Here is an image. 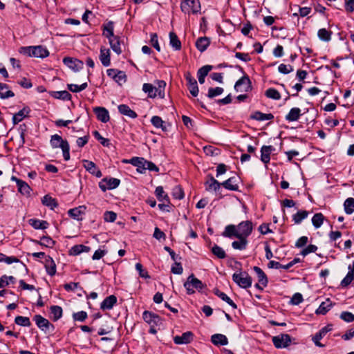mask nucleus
Returning a JSON list of instances; mask_svg holds the SVG:
<instances>
[{
  "label": "nucleus",
  "instance_id": "nucleus-42",
  "mask_svg": "<svg viewBox=\"0 0 354 354\" xmlns=\"http://www.w3.org/2000/svg\"><path fill=\"white\" fill-rule=\"evenodd\" d=\"M152 124L156 128H160L163 131H167V127L165 125V122L159 116H153L151 119Z\"/></svg>",
  "mask_w": 354,
  "mask_h": 354
},
{
  "label": "nucleus",
  "instance_id": "nucleus-25",
  "mask_svg": "<svg viewBox=\"0 0 354 354\" xmlns=\"http://www.w3.org/2000/svg\"><path fill=\"white\" fill-rule=\"evenodd\" d=\"M28 223L35 230H45L48 227L49 224L46 221L31 218Z\"/></svg>",
  "mask_w": 354,
  "mask_h": 354
},
{
  "label": "nucleus",
  "instance_id": "nucleus-29",
  "mask_svg": "<svg viewBox=\"0 0 354 354\" xmlns=\"http://www.w3.org/2000/svg\"><path fill=\"white\" fill-rule=\"evenodd\" d=\"M30 113V109L28 107H24L17 113L14 114L12 117V121L15 124H18L24 118L27 117Z\"/></svg>",
  "mask_w": 354,
  "mask_h": 354
},
{
  "label": "nucleus",
  "instance_id": "nucleus-56",
  "mask_svg": "<svg viewBox=\"0 0 354 354\" xmlns=\"http://www.w3.org/2000/svg\"><path fill=\"white\" fill-rule=\"evenodd\" d=\"M18 190L24 195H29L31 191L30 187L24 181L21 180L17 185Z\"/></svg>",
  "mask_w": 354,
  "mask_h": 354
},
{
  "label": "nucleus",
  "instance_id": "nucleus-10",
  "mask_svg": "<svg viewBox=\"0 0 354 354\" xmlns=\"http://www.w3.org/2000/svg\"><path fill=\"white\" fill-rule=\"evenodd\" d=\"M63 62L68 68H71L75 71H78L81 70L84 66V63L82 61L73 57H64L63 59Z\"/></svg>",
  "mask_w": 354,
  "mask_h": 354
},
{
  "label": "nucleus",
  "instance_id": "nucleus-8",
  "mask_svg": "<svg viewBox=\"0 0 354 354\" xmlns=\"http://www.w3.org/2000/svg\"><path fill=\"white\" fill-rule=\"evenodd\" d=\"M33 319L35 320L37 326L43 331L48 332L50 329L53 330L54 329V326L49 322V321L43 317L39 315H36L34 316Z\"/></svg>",
  "mask_w": 354,
  "mask_h": 354
},
{
  "label": "nucleus",
  "instance_id": "nucleus-7",
  "mask_svg": "<svg viewBox=\"0 0 354 354\" xmlns=\"http://www.w3.org/2000/svg\"><path fill=\"white\" fill-rule=\"evenodd\" d=\"M291 342V337L288 334H281L272 337V343L277 348H286Z\"/></svg>",
  "mask_w": 354,
  "mask_h": 354
},
{
  "label": "nucleus",
  "instance_id": "nucleus-2",
  "mask_svg": "<svg viewBox=\"0 0 354 354\" xmlns=\"http://www.w3.org/2000/svg\"><path fill=\"white\" fill-rule=\"evenodd\" d=\"M19 52L24 55L37 58H45L49 55L48 50L43 46L21 47Z\"/></svg>",
  "mask_w": 354,
  "mask_h": 354
},
{
  "label": "nucleus",
  "instance_id": "nucleus-59",
  "mask_svg": "<svg viewBox=\"0 0 354 354\" xmlns=\"http://www.w3.org/2000/svg\"><path fill=\"white\" fill-rule=\"evenodd\" d=\"M266 96L268 98H271L273 100H279L281 98V95L279 92L275 88H268L265 93Z\"/></svg>",
  "mask_w": 354,
  "mask_h": 354
},
{
  "label": "nucleus",
  "instance_id": "nucleus-21",
  "mask_svg": "<svg viewBox=\"0 0 354 354\" xmlns=\"http://www.w3.org/2000/svg\"><path fill=\"white\" fill-rule=\"evenodd\" d=\"M117 303V297L115 295H110L106 297L100 304V308L103 310H111Z\"/></svg>",
  "mask_w": 354,
  "mask_h": 354
},
{
  "label": "nucleus",
  "instance_id": "nucleus-6",
  "mask_svg": "<svg viewBox=\"0 0 354 354\" xmlns=\"http://www.w3.org/2000/svg\"><path fill=\"white\" fill-rule=\"evenodd\" d=\"M120 183V180L115 178H104L99 183L100 188L105 192L107 189H113L117 188Z\"/></svg>",
  "mask_w": 354,
  "mask_h": 354
},
{
  "label": "nucleus",
  "instance_id": "nucleus-36",
  "mask_svg": "<svg viewBox=\"0 0 354 354\" xmlns=\"http://www.w3.org/2000/svg\"><path fill=\"white\" fill-rule=\"evenodd\" d=\"M214 293L221 298L223 301L227 303L230 306H232L234 309L237 308L236 304L224 292L220 291L218 289L216 288L214 290Z\"/></svg>",
  "mask_w": 354,
  "mask_h": 354
},
{
  "label": "nucleus",
  "instance_id": "nucleus-41",
  "mask_svg": "<svg viewBox=\"0 0 354 354\" xmlns=\"http://www.w3.org/2000/svg\"><path fill=\"white\" fill-rule=\"evenodd\" d=\"M41 203L44 205L50 207L51 209H55L58 205L56 200L49 195L44 196L41 199Z\"/></svg>",
  "mask_w": 354,
  "mask_h": 354
},
{
  "label": "nucleus",
  "instance_id": "nucleus-47",
  "mask_svg": "<svg viewBox=\"0 0 354 354\" xmlns=\"http://www.w3.org/2000/svg\"><path fill=\"white\" fill-rule=\"evenodd\" d=\"M324 221V216L322 213H316L312 218V223L315 228H319Z\"/></svg>",
  "mask_w": 354,
  "mask_h": 354
},
{
  "label": "nucleus",
  "instance_id": "nucleus-40",
  "mask_svg": "<svg viewBox=\"0 0 354 354\" xmlns=\"http://www.w3.org/2000/svg\"><path fill=\"white\" fill-rule=\"evenodd\" d=\"M50 95L55 98L63 100H70L71 95L67 91H52Z\"/></svg>",
  "mask_w": 354,
  "mask_h": 354
},
{
  "label": "nucleus",
  "instance_id": "nucleus-4",
  "mask_svg": "<svg viewBox=\"0 0 354 354\" xmlns=\"http://www.w3.org/2000/svg\"><path fill=\"white\" fill-rule=\"evenodd\" d=\"M233 281L241 288H248L252 286V277L246 272L240 271L232 275Z\"/></svg>",
  "mask_w": 354,
  "mask_h": 354
},
{
  "label": "nucleus",
  "instance_id": "nucleus-1",
  "mask_svg": "<svg viewBox=\"0 0 354 354\" xmlns=\"http://www.w3.org/2000/svg\"><path fill=\"white\" fill-rule=\"evenodd\" d=\"M102 28L103 35L109 39V44L112 50L118 55L121 54L122 50L121 48L120 38L113 34V22L110 21L106 24H103Z\"/></svg>",
  "mask_w": 354,
  "mask_h": 354
},
{
  "label": "nucleus",
  "instance_id": "nucleus-57",
  "mask_svg": "<svg viewBox=\"0 0 354 354\" xmlns=\"http://www.w3.org/2000/svg\"><path fill=\"white\" fill-rule=\"evenodd\" d=\"M15 322L21 326H30L31 325L30 321L27 317L17 316L15 319Z\"/></svg>",
  "mask_w": 354,
  "mask_h": 354
},
{
  "label": "nucleus",
  "instance_id": "nucleus-60",
  "mask_svg": "<svg viewBox=\"0 0 354 354\" xmlns=\"http://www.w3.org/2000/svg\"><path fill=\"white\" fill-rule=\"evenodd\" d=\"M212 253L219 259H224L226 257L224 250L217 245H214L212 248Z\"/></svg>",
  "mask_w": 354,
  "mask_h": 354
},
{
  "label": "nucleus",
  "instance_id": "nucleus-19",
  "mask_svg": "<svg viewBox=\"0 0 354 354\" xmlns=\"http://www.w3.org/2000/svg\"><path fill=\"white\" fill-rule=\"evenodd\" d=\"M143 319L149 324H158L160 322V317L151 312L145 310L142 314Z\"/></svg>",
  "mask_w": 354,
  "mask_h": 354
},
{
  "label": "nucleus",
  "instance_id": "nucleus-52",
  "mask_svg": "<svg viewBox=\"0 0 354 354\" xmlns=\"http://www.w3.org/2000/svg\"><path fill=\"white\" fill-rule=\"evenodd\" d=\"M15 281L16 280L14 277L4 274L0 278V288H3L10 283H15Z\"/></svg>",
  "mask_w": 354,
  "mask_h": 354
},
{
  "label": "nucleus",
  "instance_id": "nucleus-17",
  "mask_svg": "<svg viewBox=\"0 0 354 354\" xmlns=\"http://www.w3.org/2000/svg\"><path fill=\"white\" fill-rule=\"evenodd\" d=\"M274 147L271 145H263L261 149V160L267 164L270 160V154L274 151Z\"/></svg>",
  "mask_w": 354,
  "mask_h": 354
},
{
  "label": "nucleus",
  "instance_id": "nucleus-61",
  "mask_svg": "<svg viewBox=\"0 0 354 354\" xmlns=\"http://www.w3.org/2000/svg\"><path fill=\"white\" fill-rule=\"evenodd\" d=\"M223 88L221 87L209 88L208 90L207 97L209 98H213L221 95L223 93Z\"/></svg>",
  "mask_w": 354,
  "mask_h": 354
},
{
  "label": "nucleus",
  "instance_id": "nucleus-51",
  "mask_svg": "<svg viewBox=\"0 0 354 354\" xmlns=\"http://www.w3.org/2000/svg\"><path fill=\"white\" fill-rule=\"evenodd\" d=\"M332 32L326 28H321L318 30V37L324 41H329L331 39Z\"/></svg>",
  "mask_w": 354,
  "mask_h": 354
},
{
  "label": "nucleus",
  "instance_id": "nucleus-37",
  "mask_svg": "<svg viewBox=\"0 0 354 354\" xmlns=\"http://www.w3.org/2000/svg\"><path fill=\"white\" fill-rule=\"evenodd\" d=\"M239 240L233 241L232 243V246L235 250H245L248 245V240L247 238H244L242 236L236 237Z\"/></svg>",
  "mask_w": 354,
  "mask_h": 354
},
{
  "label": "nucleus",
  "instance_id": "nucleus-28",
  "mask_svg": "<svg viewBox=\"0 0 354 354\" xmlns=\"http://www.w3.org/2000/svg\"><path fill=\"white\" fill-rule=\"evenodd\" d=\"M212 342L216 346H224L228 344L227 338L223 334H214L211 337Z\"/></svg>",
  "mask_w": 354,
  "mask_h": 354
},
{
  "label": "nucleus",
  "instance_id": "nucleus-30",
  "mask_svg": "<svg viewBox=\"0 0 354 354\" xmlns=\"http://www.w3.org/2000/svg\"><path fill=\"white\" fill-rule=\"evenodd\" d=\"M236 181V178L234 176L228 178L227 180L221 183V184L227 189L232 191H237L239 189V185H237Z\"/></svg>",
  "mask_w": 354,
  "mask_h": 354
},
{
  "label": "nucleus",
  "instance_id": "nucleus-15",
  "mask_svg": "<svg viewBox=\"0 0 354 354\" xmlns=\"http://www.w3.org/2000/svg\"><path fill=\"white\" fill-rule=\"evenodd\" d=\"M334 303L327 298L324 301L322 302L319 308L315 310L316 315H326L333 306Z\"/></svg>",
  "mask_w": 354,
  "mask_h": 354
},
{
  "label": "nucleus",
  "instance_id": "nucleus-35",
  "mask_svg": "<svg viewBox=\"0 0 354 354\" xmlns=\"http://www.w3.org/2000/svg\"><path fill=\"white\" fill-rule=\"evenodd\" d=\"M250 118L257 121L270 120L274 118V115L271 113H263L260 111H255Z\"/></svg>",
  "mask_w": 354,
  "mask_h": 354
},
{
  "label": "nucleus",
  "instance_id": "nucleus-33",
  "mask_svg": "<svg viewBox=\"0 0 354 354\" xmlns=\"http://www.w3.org/2000/svg\"><path fill=\"white\" fill-rule=\"evenodd\" d=\"M212 66L210 65H205L201 67L197 73L198 82L200 84L205 82V78L207 75L208 73L212 70Z\"/></svg>",
  "mask_w": 354,
  "mask_h": 354
},
{
  "label": "nucleus",
  "instance_id": "nucleus-58",
  "mask_svg": "<svg viewBox=\"0 0 354 354\" xmlns=\"http://www.w3.org/2000/svg\"><path fill=\"white\" fill-rule=\"evenodd\" d=\"M88 84L86 82L83 83L81 85H77L74 84H69L67 85V88L73 93H78L84 90L87 87Z\"/></svg>",
  "mask_w": 354,
  "mask_h": 354
},
{
  "label": "nucleus",
  "instance_id": "nucleus-38",
  "mask_svg": "<svg viewBox=\"0 0 354 354\" xmlns=\"http://www.w3.org/2000/svg\"><path fill=\"white\" fill-rule=\"evenodd\" d=\"M237 227H235L234 225H229L225 227L224 232H223L222 235L225 237H229L232 238L233 236L238 237L239 234Z\"/></svg>",
  "mask_w": 354,
  "mask_h": 354
},
{
  "label": "nucleus",
  "instance_id": "nucleus-16",
  "mask_svg": "<svg viewBox=\"0 0 354 354\" xmlns=\"http://www.w3.org/2000/svg\"><path fill=\"white\" fill-rule=\"evenodd\" d=\"M193 338V333L190 331L185 332L180 336H175L174 342L176 344H185L191 342Z\"/></svg>",
  "mask_w": 354,
  "mask_h": 354
},
{
  "label": "nucleus",
  "instance_id": "nucleus-20",
  "mask_svg": "<svg viewBox=\"0 0 354 354\" xmlns=\"http://www.w3.org/2000/svg\"><path fill=\"white\" fill-rule=\"evenodd\" d=\"M348 272L346 277L342 280L341 286L342 287H346L351 283L354 279V261L352 264L348 266Z\"/></svg>",
  "mask_w": 354,
  "mask_h": 354
},
{
  "label": "nucleus",
  "instance_id": "nucleus-49",
  "mask_svg": "<svg viewBox=\"0 0 354 354\" xmlns=\"http://www.w3.org/2000/svg\"><path fill=\"white\" fill-rule=\"evenodd\" d=\"M344 211L347 214H351L354 212V198H348L344 203Z\"/></svg>",
  "mask_w": 354,
  "mask_h": 354
},
{
  "label": "nucleus",
  "instance_id": "nucleus-11",
  "mask_svg": "<svg viewBox=\"0 0 354 354\" xmlns=\"http://www.w3.org/2000/svg\"><path fill=\"white\" fill-rule=\"evenodd\" d=\"M332 330L331 325H327L322 328L318 333H317L312 338V340L317 346L324 347V345L320 342L322 339L329 331Z\"/></svg>",
  "mask_w": 354,
  "mask_h": 354
},
{
  "label": "nucleus",
  "instance_id": "nucleus-22",
  "mask_svg": "<svg viewBox=\"0 0 354 354\" xmlns=\"http://www.w3.org/2000/svg\"><path fill=\"white\" fill-rule=\"evenodd\" d=\"M100 60L104 66H109L111 64L110 50L104 47H101Z\"/></svg>",
  "mask_w": 354,
  "mask_h": 354
},
{
  "label": "nucleus",
  "instance_id": "nucleus-46",
  "mask_svg": "<svg viewBox=\"0 0 354 354\" xmlns=\"http://www.w3.org/2000/svg\"><path fill=\"white\" fill-rule=\"evenodd\" d=\"M249 84H250V79L248 78V76L245 75L243 77H242L241 78H240L235 84L234 85V89L236 91H246V89H242L241 88V86L243 85H248Z\"/></svg>",
  "mask_w": 354,
  "mask_h": 354
},
{
  "label": "nucleus",
  "instance_id": "nucleus-45",
  "mask_svg": "<svg viewBox=\"0 0 354 354\" xmlns=\"http://www.w3.org/2000/svg\"><path fill=\"white\" fill-rule=\"evenodd\" d=\"M142 90L145 93H148L149 97H155L157 95V90L151 84L145 83L142 86Z\"/></svg>",
  "mask_w": 354,
  "mask_h": 354
},
{
  "label": "nucleus",
  "instance_id": "nucleus-50",
  "mask_svg": "<svg viewBox=\"0 0 354 354\" xmlns=\"http://www.w3.org/2000/svg\"><path fill=\"white\" fill-rule=\"evenodd\" d=\"M155 193H156V195L158 199L160 201H165L167 203H169V196L164 192L162 187H161V186L157 187L156 189Z\"/></svg>",
  "mask_w": 354,
  "mask_h": 354
},
{
  "label": "nucleus",
  "instance_id": "nucleus-24",
  "mask_svg": "<svg viewBox=\"0 0 354 354\" xmlns=\"http://www.w3.org/2000/svg\"><path fill=\"white\" fill-rule=\"evenodd\" d=\"M50 142L53 148H62L64 145L68 144L67 140H63L62 138L57 134L51 136Z\"/></svg>",
  "mask_w": 354,
  "mask_h": 354
},
{
  "label": "nucleus",
  "instance_id": "nucleus-27",
  "mask_svg": "<svg viewBox=\"0 0 354 354\" xmlns=\"http://www.w3.org/2000/svg\"><path fill=\"white\" fill-rule=\"evenodd\" d=\"M119 112L124 115L129 117L131 118H137V113L130 109V107L127 104H120L118 107Z\"/></svg>",
  "mask_w": 354,
  "mask_h": 354
},
{
  "label": "nucleus",
  "instance_id": "nucleus-31",
  "mask_svg": "<svg viewBox=\"0 0 354 354\" xmlns=\"http://www.w3.org/2000/svg\"><path fill=\"white\" fill-rule=\"evenodd\" d=\"M210 44L209 39L207 37H201L197 39L196 41V46L197 49L201 51H205Z\"/></svg>",
  "mask_w": 354,
  "mask_h": 354
},
{
  "label": "nucleus",
  "instance_id": "nucleus-55",
  "mask_svg": "<svg viewBox=\"0 0 354 354\" xmlns=\"http://www.w3.org/2000/svg\"><path fill=\"white\" fill-rule=\"evenodd\" d=\"M5 262L7 264L20 262V260L16 257H7L4 254L0 253V263Z\"/></svg>",
  "mask_w": 354,
  "mask_h": 354
},
{
  "label": "nucleus",
  "instance_id": "nucleus-53",
  "mask_svg": "<svg viewBox=\"0 0 354 354\" xmlns=\"http://www.w3.org/2000/svg\"><path fill=\"white\" fill-rule=\"evenodd\" d=\"M89 248L84 245H76L71 248L70 253L73 255H78L83 252H88Z\"/></svg>",
  "mask_w": 354,
  "mask_h": 354
},
{
  "label": "nucleus",
  "instance_id": "nucleus-44",
  "mask_svg": "<svg viewBox=\"0 0 354 354\" xmlns=\"http://www.w3.org/2000/svg\"><path fill=\"white\" fill-rule=\"evenodd\" d=\"M308 216V212L306 210H300L292 216V221L295 224H299L303 220L306 218Z\"/></svg>",
  "mask_w": 354,
  "mask_h": 354
},
{
  "label": "nucleus",
  "instance_id": "nucleus-18",
  "mask_svg": "<svg viewBox=\"0 0 354 354\" xmlns=\"http://www.w3.org/2000/svg\"><path fill=\"white\" fill-rule=\"evenodd\" d=\"M145 161L146 160L143 158L133 157L129 160H126L125 162H128L132 164L133 166L137 167V171L139 173H144L145 171Z\"/></svg>",
  "mask_w": 354,
  "mask_h": 354
},
{
  "label": "nucleus",
  "instance_id": "nucleus-13",
  "mask_svg": "<svg viewBox=\"0 0 354 354\" xmlns=\"http://www.w3.org/2000/svg\"><path fill=\"white\" fill-rule=\"evenodd\" d=\"M84 167L90 174L100 178L102 176L101 171L97 167L96 165L90 160H83Z\"/></svg>",
  "mask_w": 354,
  "mask_h": 354
},
{
  "label": "nucleus",
  "instance_id": "nucleus-23",
  "mask_svg": "<svg viewBox=\"0 0 354 354\" xmlns=\"http://www.w3.org/2000/svg\"><path fill=\"white\" fill-rule=\"evenodd\" d=\"M44 266L46 270L47 273L50 275L53 276L56 273V264L54 261V260L49 256L46 257Z\"/></svg>",
  "mask_w": 354,
  "mask_h": 354
},
{
  "label": "nucleus",
  "instance_id": "nucleus-32",
  "mask_svg": "<svg viewBox=\"0 0 354 354\" xmlns=\"http://www.w3.org/2000/svg\"><path fill=\"white\" fill-rule=\"evenodd\" d=\"M253 270H254V271L255 272V273L257 275L258 281L260 283V284L263 287L267 286V285H268V278H267L266 274L264 273V272L262 270V269L260 268L259 267L254 266L253 268Z\"/></svg>",
  "mask_w": 354,
  "mask_h": 354
},
{
  "label": "nucleus",
  "instance_id": "nucleus-48",
  "mask_svg": "<svg viewBox=\"0 0 354 354\" xmlns=\"http://www.w3.org/2000/svg\"><path fill=\"white\" fill-rule=\"evenodd\" d=\"M37 244L45 246L46 248H53L55 243L50 236H44L41 238L40 241H35Z\"/></svg>",
  "mask_w": 354,
  "mask_h": 354
},
{
  "label": "nucleus",
  "instance_id": "nucleus-62",
  "mask_svg": "<svg viewBox=\"0 0 354 354\" xmlns=\"http://www.w3.org/2000/svg\"><path fill=\"white\" fill-rule=\"evenodd\" d=\"M114 80L119 84H122L127 81V75L124 71L118 70Z\"/></svg>",
  "mask_w": 354,
  "mask_h": 354
},
{
  "label": "nucleus",
  "instance_id": "nucleus-3",
  "mask_svg": "<svg viewBox=\"0 0 354 354\" xmlns=\"http://www.w3.org/2000/svg\"><path fill=\"white\" fill-rule=\"evenodd\" d=\"M206 286L198 279L196 278L193 274L187 277V281L184 283L187 294H193L196 289L198 291L203 290Z\"/></svg>",
  "mask_w": 354,
  "mask_h": 354
},
{
  "label": "nucleus",
  "instance_id": "nucleus-54",
  "mask_svg": "<svg viewBox=\"0 0 354 354\" xmlns=\"http://www.w3.org/2000/svg\"><path fill=\"white\" fill-rule=\"evenodd\" d=\"M50 313L53 316L54 321H57L62 316V308L59 306H53L50 307Z\"/></svg>",
  "mask_w": 354,
  "mask_h": 354
},
{
  "label": "nucleus",
  "instance_id": "nucleus-12",
  "mask_svg": "<svg viewBox=\"0 0 354 354\" xmlns=\"http://www.w3.org/2000/svg\"><path fill=\"white\" fill-rule=\"evenodd\" d=\"M93 112L96 115L97 120L102 122L106 123L110 119L109 111L104 107L96 106L93 108Z\"/></svg>",
  "mask_w": 354,
  "mask_h": 354
},
{
  "label": "nucleus",
  "instance_id": "nucleus-26",
  "mask_svg": "<svg viewBox=\"0 0 354 354\" xmlns=\"http://www.w3.org/2000/svg\"><path fill=\"white\" fill-rule=\"evenodd\" d=\"M301 109L297 107L292 108L285 118L288 122L297 121L301 116Z\"/></svg>",
  "mask_w": 354,
  "mask_h": 354
},
{
  "label": "nucleus",
  "instance_id": "nucleus-63",
  "mask_svg": "<svg viewBox=\"0 0 354 354\" xmlns=\"http://www.w3.org/2000/svg\"><path fill=\"white\" fill-rule=\"evenodd\" d=\"M165 86H166L165 82L163 80H160L158 82V87H156V90H157V95H158L162 98H163L165 97Z\"/></svg>",
  "mask_w": 354,
  "mask_h": 354
},
{
  "label": "nucleus",
  "instance_id": "nucleus-43",
  "mask_svg": "<svg viewBox=\"0 0 354 354\" xmlns=\"http://www.w3.org/2000/svg\"><path fill=\"white\" fill-rule=\"evenodd\" d=\"M14 93L9 90L8 86L6 84L0 83V97L6 99L13 97Z\"/></svg>",
  "mask_w": 354,
  "mask_h": 354
},
{
  "label": "nucleus",
  "instance_id": "nucleus-9",
  "mask_svg": "<svg viewBox=\"0 0 354 354\" xmlns=\"http://www.w3.org/2000/svg\"><path fill=\"white\" fill-rule=\"evenodd\" d=\"M239 236L247 238L252 231V223L250 221H243L237 226Z\"/></svg>",
  "mask_w": 354,
  "mask_h": 354
},
{
  "label": "nucleus",
  "instance_id": "nucleus-5",
  "mask_svg": "<svg viewBox=\"0 0 354 354\" xmlns=\"http://www.w3.org/2000/svg\"><path fill=\"white\" fill-rule=\"evenodd\" d=\"M182 12L185 13H198L201 10L199 0H183L180 4Z\"/></svg>",
  "mask_w": 354,
  "mask_h": 354
},
{
  "label": "nucleus",
  "instance_id": "nucleus-64",
  "mask_svg": "<svg viewBox=\"0 0 354 354\" xmlns=\"http://www.w3.org/2000/svg\"><path fill=\"white\" fill-rule=\"evenodd\" d=\"M203 151L206 155L214 156L218 154L219 150L212 146H205L203 147Z\"/></svg>",
  "mask_w": 354,
  "mask_h": 354
},
{
  "label": "nucleus",
  "instance_id": "nucleus-39",
  "mask_svg": "<svg viewBox=\"0 0 354 354\" xmlns=\"http://www.w3.org/2000/svg\"><path fill=\"white\" fill-rule=\"evenodd\" d=\"M169 43L175 50H179L181 48V42L178 36L174 32H169Z\"/></svg>",
  "mask_w": 354,
  "mask_h": 354
},
{
  "label": "nucleus",
  "instance_id": "nucleus-14",
  "mask_svg": "<svg viewBox=\"0 0 354 354\" xmlns=\"http://www.w3.org/2000/svg\"><path fill=\"white\" fill-rule=\"evenodd\" d=\"M86 207L84 205H80L79 207L71 209L68 210V215L77 221H82V216L85 214V210Z\"/></svg>",
  "mask_w": 354,
  "mask_h": 354
},
{
  "label": "nucleus",
  "instance_id": "nucleus-34",
  "mask_svg": "<svg viewBox=\"0 0 354 354\" xmlns=\"http://www.w3.org/2000/svg\"><path fill=\"white\" fill-rule=\"evenodd\" d=\"M206 189L207 191H217L220 189L221 184L214 179V177L210 176L209 178L205 182Z\"/></svg>",
  "mask_w": 354,
  "mask_h": 354
}]
</instances>
